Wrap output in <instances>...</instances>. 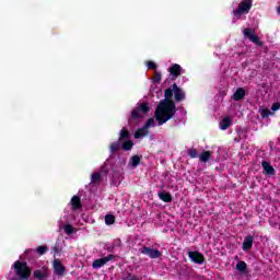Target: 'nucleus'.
<instances>
[{"label":"nucleus","instance_id":"nucleus-10","mask_svg":"<svg viewBox=\"0 0 280 280\" xmlns=\"http://www.w3.org/2000/svg\"><path fill=\"white\" fill-rule=\"evenodd\" d=\"M188 257L190 261H194V264H198L199 266L205 261V255L198 250L188 252Z\"/></svg>","mask_w":280,"mask_h":280},{"label":"nucleus","instance_id":"nucleus-38","mask_svg":"<svg viewBox=\"0 0 280 280\" xmlns=\"http://www.w3.org/2000/svg\"><path fill=\"white\" fill-rule=\"evenodd\" d=\"M235 259H238V257H237V256H235Z\"/></svg>","mask_w":280,"mask_h":280},{"label":"nucleus","instance_id":"nucleus-25","mask_svg":"<svg viewBox=\"0 0 280 280\" xmlns=\"http://www.w3.org/2000/svg\"><path fill=\"white\" fill-rule=\"evenodd\" d=\"M115 220H116V218H115L114 214H106V215H105V224H106L107 226H110L112 224H114V223H115Z\"/></svg>","mask_w":280,"mask_h":280},{"label":"nucleus","instance_id":"nucleus-34","mask_svg":"<svg viewBox=\"0 0 280 280\" xmlns=\"http://www.w3.org/2000/svg\"><path fill=\"white\" fill-rule=\"evenodd\" d=\"M279 109H280V103L279 102L273 103L271 106V110L273 113H277V110H279Z\"/></svg>","mask_w":280,"mask_h":280},{"label":"nucleus","instance_id":"nucleus-13","mask_svg":"<svg viewBox=\"0 0 280 280\" xmlns=\"http://www.w3.org/2000/svg\"><path fill=\"white\" fill-rule=\"evenodd\" d=\"M254 242H255V237L253 235L245 236L243 241V250L245 253H248V250H252Z\"/></svg>","mask_w":280,"mask_h":280},{"label":"nucleus","instance_id":"nucleus-3","mask_svg":"<svg viewBox=\"0 0 280 280\" xmlns=\"http://www.w3.org/2000/svg\"><path fill=\"white\" fill-rule=\"evenodd\" d=\"M13 270L18 278L23 280H30L32 277V268L27 266V261L16 260L13 264Z\"/></svg>","mask_w":280,"mask_h":280},{"label":"nucleus","instance_id":"nucleus-1","mask_svg":"<svg viewBox=\"0 0 280 280\" xmlns=\"http://www.w3.org/2000/svg\"><path fill=\"white\" fill-rule=\"evenodd\" d=\"M164 97L155 108V119L159 126H163L170 119H174V115L178 110L176 104L185 102L187 94H185V91L177 83H173L172 88L164 91Z\"/></svg>","mask_w":280,"mask_h":280},{"label":"nucleus","instance_id":"nucleus-8","mask_svg":"<svg viewBox=\"0 0 280 280\" xmlns=\"http://www.w3.org/2000/svg\"><path fill=\"white\" fill-rule=\"evenodd\" d=\"M52 269L54 275H57V277H65V272H67V267L62 265V261L60 259L56 258L52 262Z\"/></svg>","mask_w":280,"mask_h":280},{"label":"nucleus","instance_id":"nucleus-12","mask_svg":"<svg viewBox=\"0 0 280 280\" xmlns=\"http://www.w3.org/2000/svg\"><path fill=\"white\" fill-rule=\"evenodd\" d=\"M261 167H262V172H264V174H266V176H275L277 174V171H275V167L268 161H262Z\"/></svg>","mask_w":280,"mask_h":280},{"label":"nucleus","instance_id":"nucleus-14","mask_svg":"<svg viewBox=\"0 0 280 280\" xmlns=\"http://www.w3.org/2000/svg\"><path fill=\"white\" fill-rule=\"evenodd\" d=\"M244 97H246V90H244V88L236 89V91L232 95V100H234V102H242Z\"/></svg>","mask_w":280,"mask_h":280},{"label":"nucleus","instance_id":"nucleus-11","mask_svg":"<svg viewBox=\"0 0 280 280\" xmlns=\"http://www.w3.org/2000/svg\"><path fill=\"white\" fill-rule=\"evenodd\" d=\"M168 72L171 73L172 80H176L183 73V67L178 63H173L168 68Z\"/></svg>","mask_w":280,"mask_h":280},{"label":"nucleus","instance_id":"nucleus-37","mask_svg":"<svg viewBox=\"0 0 280 280\" xmlns=\"http://www.w3.org/2000/svg\"><path fill=\"white\" fill-rule=\"evenodd\" d=\"M11 280H23V279H21V278H12Z\"/></svg>","mask_w":280,"mask_h":280},{"label":"nucleus","instance_id":"nucleus-4","mask_svg":"<svg viewBox=\"0 0 280 280\" xmlns=\"http://www.w3.org/2000/svg\"><path fill=\"white\" fill-rule=\"evenodd\" d=\"M253 8V0H243L238 7L233 10V15L235 19L240 20L242 19L243 14H248L250 12V9Z\"/></svg>","mask_w":280,"mask_h":280},{"label":"nucleus","instance_id":"nucleus-35","mask_svg":"<svg viewBox=\"0 0 280 280\" xmlns=\"http://www.w3.org/2000/svg\"><path fill=\"white\" fill-rule=\"evenodd\" d=\"M52 250H54V255L56 256V255H60V247L58 246V245H55L54 247H52Z\"/></svg>","mask_w":280,"mask_h":280},{"label":"nucleus","instance_id":"nucleus-31","mask_svg":"<svg viewBox=\"0 0 280 280\" xmlns=\"http://www.w3.org/2000/svg\"><path fill=\"white\" fill-rule=\"evenodd\" d=\"M151 126H154V118H149L143 127L149 130Z\"/></svg>","mask_w":280,"mask_h":280},{"label":"nucleus","instance_id":"nucleus-32","mask_svg":"<svg viewBox=\"0 0 280 280\" xmlns=\"http://www.w3.org/2000/svg\"><path fill=\"white\" fill-rule=\"evenodd\" d=\"M161 78H162V74L161 72H154V75H153V82H161Z\"/></svg>","mask_w":280,"mask_h":280},{"label":"nucleus","instance_id":"nucleus-28","mask_svg":"<svg viewBox=\"0 0 280 280\" xmlns=\"http://www.w3.org/2000/svg\"><path fill=\"white\" fill-rule=\"evenodd\" d=\"M63 231L67 235H73L74 231H73V225L71 224H66L63 226Z\"/></svg>","mask_w":280,"mask_h":280},{"label":"nucleus","instance_id":"nucleus-16","mask_svg":"<svg viewBox=\"0 0 280 280\" xmlns=\"http://www.w3.org/2000/svg\"><path fill=\"white\" fill-rule=\"evenodd\" d=\"M70 202H71L73 211H78V209H82V199L80 198V196L74 195L71 198Z\"/></svg>","mask_w":280,"mask_h":280},{"label":"nucleus","instance_id":"nucleus-27","mask_svg":"<svg viewBox=\"0 0 280 280\" xmlns=\"http://www.w3.org/2000/svg\"><path fill=\"white\" fill-rule=\"evenodd\" d=\"M102 180V174L93 173L91 176V183H100Z\"/></svg>","mask_w":280,"mask_h":280},{"label":"nucleus","instance_id":"nucleus-2","mask_svg":"<svg viewBox=\"0 0 280 280\" xmlns=\"http://www.w3.org/2000/svg\"><path fill=\"white\" fill-rule=\"evenodd\" d=\"M148 115L150 113V106L148 103H141L138 107L133 108L131 112V115L128 119V125L129 126H135V124H139L140 119L143 118V115Z\"/></svg>","mask_w":280,"mask_h":280},{"label":"nucleus","instance_id":"nucleus-30","mask_svg":"<svg viewBox=\"0 0 280 280\" xmlns=\"http://www.w3.org/2000/svg\"><path fill=\"white\" fill-rule=\"evenodd\" d=\"M270 115H272V112H270V109L265 108V109L261 110L262 119H266V118L270 117Z\"/></svg>","mask_w":280,"mask_h":280},{"label":"nucleus","instance_id":"nucleus-21","mask_svg":"<svg viewBox=\"0 0 280 280\" xmlns=\"http://www.w3.org/2000/svg\"><path fill=\"white\" fill-rule=\"evenodd\" d=\"M130 140V131H128V128L124 127L120 130L119 139L118 141H128Z\"/></svg>","mask_w":280,"mask_h":280},{"label":"nucleus","instance_id":"nucleus-33","mask_svg":"<svg viewBox=\"0 0 280 280\" xmlns=\"http://www.w3.org/2000/svg\"><path fill=\"white\" fill-rule=\"evenodd\" d=\"M147 67L148 69H152L153 71H156V63H154V61H148Z\"/></svg>","mask_w":280,"mask_h":280},{"label":"nucleus","instance_id":"nucleus-23","mask_svg":"<svg viewBox=\"0 0 280 280\" xmlns=\"http://www.w3.org/2000/svg\"><path fill=\"white\" fill-rule=\"evenodd\" d=\"M213 154L212 151H203L200 155H199V160L201 161V163H208L209 159H211V155Z\"/></svg>","mask_w":280,"mask_h":280},{"label":"nucleus","instance_id":"nucleus-18","mask_svg":"<svg viewBox=\"0 0 280 280\" xmlns=\"http://www.w3.org/2000/svg\"><path fill=\"white\" fill-rule=\"evenodd\" d=\"M231 118L229 116H225L220 122H219V128L221 130H229L231 128Z\"/></svg>","mask_w":280,"mask_h":280},{"label":"nucleus","instance_id":"nucleus-24","mask_svg":"<svg viewBox=\"0 0 280 280\" xmlns=\"http://www.w3.org/2000/svg\"><path fill=\"white\" fill-rule=\"evenodd\" d=\"M129 164L132 167H138L141 164V156L139 155H133L130 158Z\"/></svg>","mask_w":280,"mask_h":280},{"label":"nucleus","instance_id":"nucleus-17","mask_svg":"<svg viewBox=\"0 0 280 280\" xmlns=\"http://www.w3.org/2000/svg\"><path fill=\"white\" fill-rule=\"evenodd\" d=\"M148 135H150V130H148L145 127H142L136 130L133 138L142 139V137H148Z\"/></svg>","mask_w":280,"mask_h":280},{"label":"nucleus","instance_id":"nucleus-26","mask_svg":"<svg viewBox=\"0 0 280 280\" xmlns=\"http://www.w3.org/2000/svg\"><path fill=\"white\" fill-rule=\"evenodd\" d=\"M47 250H49V248L47 247V245H42L38 246L35 252L37 253V255L43 256L47 253Z\"/></svg>","mask_w":280,"mask_h":280},{"label":"nucleus","instance_id":"nucleus-19","mask_svg":"<svg viewBox=\"0 0 280 280\" xmlns=\"http://www.w3.org/2000/svg\"><path fill=\"white\" fill-rule=\"evenodd\" d=\"M120 148L124 150V152H130V150L135 148V141L125 140L122 143H120Z\"/></svg>","mask_w":280,"mask_h":280},{"label":"nucleus","instance_id":"nucleus-7","mask_svg":"<svg viewBox=\"0 0 280 280\" xmlns=\"http://www.w3.org/2000/svg\"><path fill=\"white\" fill-rule=\"evenodd\" d=\"M113 259H115V255L109 254L106 257L100 258V259H95L92 262V268H94L95 270L103 268V266H106V264L108 261H113Z\"/></svg>","mask_w":280,"mask_h":280},{"label":"nucleus","instance_id":"nucleus-20","mask_svg":"<svg viewBox=\"0 0 280 280\" xmlns=\"http://www.w3.org/2000/svg\"><path fill=\"white\" fill-rule=\"evenodd\" d=\"M159 198H160V200H162V202H172V200H173L172 194H170L165 190L159 192Z\"/></svg>","mask_w":280,"mask_h":280},{"label":"nucleus","instance_id":"nucleus-29","mask_svg":"<svg viewBox=\"0 0 280 280\" xmlns=\"http://www.w3.org/2000/svg\"><path fill=\"white\" fill-rule=\"evenodd\" d=\"M188 156H190V159H198V150H196V148H190L188 150Z\"/></svg>","mask_w":280,"mask_h":280},{"label":"nucleus","instance_id":"nucleus-36","mask_svg":"<svg viewBox=\"0 0 280 280\" xmlns=\"http://www.w3.org/2000/svg\"><path fill=\"white\" fill-rule=\"evenodd\" d=\"M33 252H34V249H26V250H25V254H26V255H30V253H33Z\"/></svg>","mask_w":280,"mask_h":280},{"label":"nucleus","instance_id":"nucleus-5","mask_svg":"<svg viewBox=\"0 0 280 280\" xmlns=\"http://www.w3.org/2000/svg\"><path fill=\"white\" fill-rule=\"evenodd\" d=\"M139 253H141V255H147V257H150V259H159V257H162L163 255L159 249H154L148 246L140 248Z\"/></svg>","mask_w":280,"mask_h":280},{"label":"nucleus","instance_id":"nucleus-15","mask_svg":"<svg viewBox=\"0 0 280 280\" xmlns=\"http://www.w3.org/2000/svg\"><path fill=\"white\" fill-rule=\"evenodd\" d=\"M236 270L240 275H248V265L244 260H238L236 264Z\"/></svg>","mask_w":280,"mask_h":280},{"label":"nucleus","instance_id":"nucleus-22","mask_svg":"<svg viewBox=\"0 0 280 280\" xmlns=\"http://www.w3.org/2000/svg\"><path fill=\"white\" fill-rule=\"evenodd\" d=\"M119 150H121V141H115V142H112L110 145H109V152L112 154H115V152H119Z\"/></svg>","mask_w":280,"mask_h":280},{"label":"nucleus","instance_id":"nucleus-9","mask_svg":"<svg viewBox=\"0 0 280 280\" xmlns=\"http://www.w3.org/2000/svg\"><path fill=\"white\" fill-rule=\"evenodd\" d=\"M49 268L47 267H43L42 269H36L35 271H33V278L36 280H47L49 279Z\"/></svg>","mask_w":280,"mask_h":280},{"label":"nucleus","instance_id":"nucleus-6","mask_svg":"<svg viewBox=\"0 0 280 280\" xmlns=\"http://www.w3.org/2000/svg\"><path fill=\"white\" fill-rule=\"evenodd\" d=\"M243 35L245 38H248L250 43H255V45L261 47V39H259V36H257V33H255L253 28H245Z\"/></svg>","mask_w":280,"mask_h":280}]
</instances>
